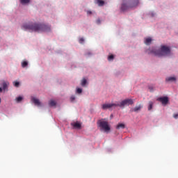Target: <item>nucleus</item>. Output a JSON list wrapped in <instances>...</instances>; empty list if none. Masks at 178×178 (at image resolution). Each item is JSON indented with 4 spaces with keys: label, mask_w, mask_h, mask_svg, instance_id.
Masks as SVG:
<instances>
[{
    "label": "nucleus",
    "mask_w": 178,
    "mask_h": 178,
    "mask_svg": "<svg viewBox=\"0 0 178 178\" xmlns=\"http://www.w3.org/2000/svg\"><path fill=\"white\" fill-rule=\"evenodd\" d=\"M22 30H29L35 33H42L51 31V26L45 24L28 22L25 23L22 26Z\"/></svg>",
    "instance_id": "obj_1"
},
{
    "label": "nucleus",
    "mask_w": 178,
    "mask_h": 178,
    "mask_svg": "<svg viewBox=\"0 0 178 178\" xmlns=\"http://www.w3.org/2000/svg\"><path fill=\"white\" fill-rule=\"evenodd\" d=\"M149 54H153L156 56H168L170 55V47L165 45H161L160 49L153 48Z\"/></svg>",
    "instance_id": "obj_2"
},
{
    "label": "nucleus",
    "mask_w": 178,
    "mask_h": 178,
    "mask_svg": "<svg viewBox=\"0 0 178 178\" xmlns=\"http://www.w3.org/2000/svg\"><path fill=\"white\" fill-rule=\"evenodd\" d=\"M138 5V0H134V1H127L123 3L121 6V10H128V9H131Z\"/></svg>",
    "instance_id": "obj_3"
},
{
    "label": "nucleus",
    "mask_w": 178,
    "mask_h": 178,
    "mask_svg": "<svg viewBox=\"0 0 178 178\" xmlns=\"http://www.w3.org/2000/svg\"><path fill=\"white\" fill-rule=\"evenodd\" d=\"M117 106H119L122 109L124 108L126 106H129V105H133L134 104V102L131 99H126L123 101H122L120 103H116Z\"/></svg>",
    "instance_id": "obj_4"
},
{
    "label": "nucleus",
    "mask_w": 178,
    "mask_h": 178,
    "mask_svg": "<svg viewBox=\"0 0 178 178\" xmlns=\"http://www.w3.org/2000/svg\"><path fill=\"white\" fill-rule=\"evenodd\" d=\"M99 126L104 131H109L111 130V127H109V124L106 121H100L99 123Z\"/></svg>",
    "instance_id": "obj_5"
},
{
    "label": "nucleus",
    "mask_w": 178,
    "mask_h": 178,
    "mask_svg": "<svg viewBox=\"0 0 178 178\" xmlns=\"http://www.w3.org/2000/svg\"><path fill=\"white\" fill-rule=\"evenodd\" d=\"M118 104L116 103H113V104H104L102 105V109L105 110V109H111V108H113V106L115 108H116L118 106Z\"/></svg>",
    "instance_id": "obj_6"
},
{
    "label": "nucleus",
    "mask_w": 178,
    "mask_h": 178,
    "mask_svg": "<svg viewBox=\"0 0 178 178\" xmlns=\"http://www.w3.org/2000/svg\"><path fill=\"white\" fill-rule=\"evenodd\" d=\"M157 101L161 102L163 105H168V102H169V98L168 97H163L157 98Z\"/></svg>",
    "instance_id": "obj_7"
},
{
    "label": "nucleus",
    "mask_w": 178,
    "mask_h": 178,
    "mask_svg": "<svg viewBox=\"0 0 178 178\" xmlns=\"http://www.w3.org/2000/svg\"><path fill=\"white\" fill-rule=\"evenodd\" d=\"M141 108H143V106H141V105L136 106L135 108H131L130 110V112H138V111H141Z\"/></svg>",
    "instance_id": "obj_8"
},
{
    "label": "nucleus",
    "mask_w": 178,
    "mask_h": 178,
    "mask_svg": "<svg viewBox=\"0 0 178 178\" xmlns=\"http://www.w3.org/2000/svg\"><path fill=\"white\" fill-rule=\"evenodd\" d=\"M32 101L35 105H37V106H41V102H40V99L33 97Z\"/></svg>",
    "instance_id": "obj_9"
},
{
    "label": "nucleus",
    "mask_w": 178,
    "mask_h": 178,
    "mask_svg": "<svg viewBox=\"0 0 178 178\" xmlns=\"http://www.w3.org/2000/svg\"><path fill=\"white\" fill-rule=\"evenodd\" d=\"M95 3H97L98 6H104V5H105L104 0H95Z\"/></svg>",
    "instance_id": "obj_10"
},
{
    "label": "nucleus",
    "mask_w": 178,
    "mask_h": 178,
    "mask_svg": "<svg viewBox=\"0 0 178 178\" xmlns=\"http://www.w3.org/2000/svg\"><path fill=\"white\" fill-rule=\"evenodd\" d=\"M72 126H73V127H74V129H81V124L79 123V122H74L71 124Z\"/></svg>",
    "instance_id": "obj_11"
},
{
    "label": "nucleus",
    "mask_w": 178,
    "mask_h": 178,
    "mask_svg": "<svg viewBox=\"0 0 178 178\" xmlns=\"http://www.w3.org/2000/svg\"><path fill=\"white\" fill-rule=\"evenodd\" d=\"M8 86H9V83L8 82L3 81L2 83V87H3V91H6V90H8Z\"/></svg>",
    "instance_id": "obj_12"
},
{
    "label": "nucleus",
    "mask_w": 178,
    "mask_h": 178,
    "mask_svg": "<svg viewBox=\"0 0 178 178\" xmlns=\"http://www.w3.org/2000/svg\"><path fill=\"white\" fill-rule=\"evenodd\" d=\"M151 42H152V39L151 38H145V44L146 45H150Z\"/></svg>",
    "instance_id": "obj_13"
},
{
    "label": "nucleus",
    "mask_w": 178,
    "mask_h": 178,
    "mask_svg": "<svg viewBox=\"0 0 178 178\" xmlns=\"http://www.w3.org/2000/svg\"><path fill=\"white\" fill-rule=\"evenodd\" d=\"M126 127V125H124V124L123 123H120L117 125L116 129L118 130L120 129H124Z\"/></svg>",
    "instance_id": "obj_14"
},
{
    "label": "nucleus",
    "mask_w": 178,
    "mask_h": 178,
    "mask_svg": "<svg viewBox=\"0 0 178 178\" xmlns=\"http://www.w3.org/2000/svg\"><path fill=\"white\" fill-rule=\"evenodd\" d=\"M165 81H168V82L176 81V77H175V76H170L168 78H166Z\"/></svg>",
    "instance_id": "obj_15"
},
{
    "label": "nucleus",
    "mask_w": 178,
    "mask_h": 178,
    "mask_svg": "<svg viewBox=\"0 0 178 178\" xmlns=\"http://www.w3.org/2000/svg\"><path fill=\"white\" fill-rule=\"evenodd\" d=\"M49 106H56V102L51 99L49 102Z\"/></svg>",
    "instance_id": "obj_16"
},
{
    "label": "nucleus",
    "mask_w": 178,
    "mask_h": 178,
    "mask_svg": "<svg viewBox=\"0 0 178 178\" xmlns=\"http://www.w3.org/2000/svg\"><path fill=\"white\" fill-rule=\"evenodd\" d=\"M19 2L22 5H26L27 3H30V0H20Z\"/></svg>",
    "instance_id": "obj_17"
},
{
    "label": "nucleus",
    "mask_w": 178,
    "mask_h": 178,
    "mask_svg": "<svg viewBox=\"0 0 178 178\" xmlns=\"http://www.w3.org/2000/svg\"><path fill=\"white\" fill-rule=\"evenodd\" d=\"M82 87H84L86 86V84H87V79H86L85 78H83L81 81V83Z\"/></svg>",
    "instance_id": "obj_18"
},
{
    "label": "nucleus",
    "mask_w": 178,
    "mask_h": 178,
    "mask_svg": "<svg viewBox=\"0 0 178 178\" xmlns=\"http://www.w3.org/2000/svg\"><path fill=\"white\" fill-rule=\"evenodd\" d=\"M154 106V102H149L148 111H151Z\"/></svg>",
    "instance_id": "obj_19"
},
{
    "label": "nucleus",
    "mask_w": 178,
    "mask_h": 178,
    "mask_svg": "<svg viewBox=\"0 0 178 178\" xmlns=\"http://www.w3.org/2000/svg\"><path fill=\"white\" fill-rule=\"evenodd\" d=\"M15 100H16V102L17 103L22 102V101H23V97L19 96L15 99Z\"/></svg>",
    "instance_id": "obj_20"
},
{
    "label": "nucleus",
    "mask_w": 178,
    "mask_h": 178,
    "mask_svg": "<svg viewBox=\"0 0 178 178\" xmlns=\"http://www.w3.org/2000/svg\"><path fill=\"white\" fill-rule=\"evenodd\" d=\"M28 65H29V63L27 61H23L22 63V67H27Z\"/></svg>",
    "instance_id": "obj_21"
},
{
    "label": "nucleus",
    "mask_w": 178,
    "mask_h": 178,
    "mask_svg": "<svg viewBox=\"0 0 178 178\" xmlns=\"http://www.w3.org/2000/svg\"><path fill=\"white\" fill-rule=\"evenodd\" d=\"M76 92L77 94H81L83 92V90L80 88H76Z\"/></svg>",
    "instance_id": "obj_22"
},
{
    "label": "nucleus",
    "mask_w": 178,
    "mask_h": 178,
    "mask_svg": "<svg viewBox=\"0 0 178 178\" xmlns=\"http://www.w3.org/2000/svg\"><path fill=\"white\" fill-rule=\"evenodd\" d=\"M148 88H149V91L151 92H152V91H154V88H155L154 87V86H149Z\"/></svg>",
    "instance_id": "obj_23"
},
{
    "label": "nucleus",
    "mask_w": 178,
    "mask_h": 178,
    "mask_svg": "<svg viewBox=\"0 0 178 178\" xmlns=\"http://www.w3.org/2000/svg\"><path fill=\"white\" fill-rule=\"evenodd\" d=\"M76 99V97H74V96H71V97H70V101H71V102H74V100Z\"/></svg>",
    "instance_id": "obj_24"
},
{
    "label": "nucleus",
    "mask_w": 178,
    "mask_h": 178,
    "mask_svg": "<svg viewBox=\"0 0 178 178\" xmlns=\"http://www.w3.org/2000/svg\"><path fill=\"white\" fill-rule=\"evenodd\" d=\"M113 58H114L113 55H110V56L108 57V60H113Z\"/></svg>",
    "instance_id": "obj_25"
},
{
    "label": "nucleus",
    "mask_w": 178,
    "mask_h": 178,
    "mask_svg": "<svg viewBox=\"0 0 178 178\" xmlns=\"http://www.w3.org/2000/svg\"><path fill=\"white\" fill-rule=\"evenodd\" d=\"M79 42H80V44H83V42H84V38H80L79 39Z\"/></svg>",
    "instance_id": "obj_26"
},
{
    "label": "nucleus",
    "mask_w": 178,
    "mask_h": 178,
    "mask_svg": "<svg viewBox=\"0 0 178 178\" xmlns=\"http://www.w3.org/2000/svg\"><path fill=\"white\" fill-rule=\"evenodd\" d=\"M19 83L17 82V81L14 82V86H15V87H19Z\"/></svg>",
    "instance_id": "obj_27"
},
{
    "label": "nucleus",
    "mask_w": 178,
    "mask_h": 178,
    "mask_svg": "<svg viewBox=\"0 0 178 178\" xmlns=\"http://www.w3.org/2000/svg\"><path fill=\"white\" fill-rule=\"evenodd\" d=\"M96 22H97V24H101V19H97Z\"/></svg>",
    "instance_id": "obj_28"
},
{
    "label": "nucleus",
    "mask_w": 178,
    "mask_h": 178,
    "mask_svg": "<svg viewBox=\"0 0 178 178\" xmlns=\"http://www.w3.org/2000/svg\"><path fill=\"white\" fill-rule=\"evenodd\" d=\"M173 118L174 119H178V114H174Z\"/></svg>",
    "instance_id": "obj_29"
},
{
    "label": "nucleus",
    "mask_w": 178,
    "mask_h": 178,
    "mask_svg": "<svg viewBox=\"0 0 178 178\" xmlns=\"http://www.w3.org/2000/svg\"><path fill=\"white\" fill-rule=\"evenodd\" d=\"M87 14H88V15H92V12H91V11H87Z\"/></svg>",
    "instance_id": "obj_30"
},
{
    "label": "nucleus",
    "mask_w": 178,
    "mask_h": 178,
    "mask_svg": "<svg viewBox=\"0 0 178 178\" xmlns=\"http://www.w3.org/2000/svg\"><path fill=\"white\" fill-rule=\"evenodd\" d=\"M0 92H2V88H0Z\"/></svg>",
    "instance_id": "obj_31"
},
{
    "label": "nucleus",
    "mask_w": 178,
    "mask_h": 178,
    "mask_svg": "<svg viewBox=\"0 0 178 178\" xmlns=\"http://www.w3.org/2000/svg\"><path fill=\"white\" fill-rule=\"evenodd\" d=\"M1 102H2V100H1V97H0V104H1Z\"/></svg>",
    "instance_id": "obj_32"
}]
</instances>
